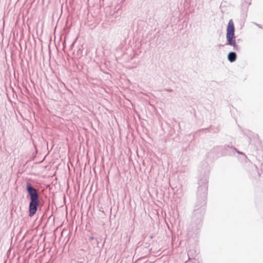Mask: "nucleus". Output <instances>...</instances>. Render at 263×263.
I'll list each match as a JSON object with an SVG mask.
<instances>
[{
	"mask_svg": "<svg viewBox=\"0 0 263 263\" xmlns=\"http://www.w3.org/2000/svg\"><path fill=\"white\" fill-rule=\"evenodd\" d=\"M256 25H257V26H258V27H260V25H258V24H256Z\"/></svg>",
	"mask_w": 263,
	"mask_h": 263,
	"instance_id": "8",
	"label": "nucleus"
},
{
	"mask_svg": "<svg viewBox=\"0 0 263 263\" xmlns=\"http://www.w3.org/2000/svg\"><path fill=\"white\" fill-rule=\"evenodd\" d=\"M208 176L204 175L199 177L197 192V201L192 216V221L199 229L202 224V217L205 210L206 200L208 194Z\"/></svg>",
	"mask_w": 263,
	"mask_h": 263,
	"instance_id": "1",
	"label": "nucleus"
},
{
	"mask_svg": "<svg viewBox=\"0 0 263 263\" xmlns=\"http://www.w3.org/2000/svg\"><path fill=\"white\" fill-rule=\"evenodd\" d=\"M228 148H231V149H233V151H236L238 154H243V153H241V152H240L239 151H237V149L234 148V147H230V146H227Z\"/></svg>",
	"mask_w": 263,
	"mask_h": 263,
	"instance_id": "6",
	"label": "nucleus"
},
{
	"mask_svg": "<svg viewBox=\"0 0 263 263\" xmlns=\"http://www.w3.org/2000/svg\"><path fill=\"white\" fill-rule=\"evenodd\" d=\"M164 91H167V92H172L173 89L171 88H165L164 89Z\"/></svg>",
	"mask_w": 263,
	"mask_h": 263,
	"instance_id": "7",
	"label": "nucleus"
},
{
	"mask_svg": "<svg viewBox=\"0 0 263 263\" xmlns=\"http://www.w3.org/2000/svg\"><path fill=\"white\" fill-rule=\"evenodd\" d=\"M26 191L28 193L27 198L29 199V216L32 217L37 210L40 203L39 195L37 190L29 182H27Z\"/></svg>",
	"mask_w": 263,
	"mask_h": 263,
	"instance_id": "2",
	"label": "nucleus"
},
{
	"mask_svg": "<svg viewBox=\"0 0 263 263\" xmlns=\"http://www.w3.org/2000/svg\"><path fill=\"white\" fill-rule=\"evenodd\" d=\"M195 251L193 250H190L187 252V255L189 257V260H191L192 258H195L194 253Z\"/></svg>",
	"mask_w": 263,
	"mask_h": 263,
	"instance_id": "5",
	"label": "nucleus"
},
{
	"mask_svg": "<svg viewBox=\"0 0 263 263\" xmlns=\"http://www.w3.org/2000/svg\"><path fill=\"white\" fill-rule=\"evenodd\" d=\"M235 38V27L233 20L231 19L229 20L227 27V43H226V45L232 46L235 51H239L240 47L236 44Z\"/></svg>",
	"mask_w": 263,
	"mask_h": 263,
	"instance_id": "3",
	"label": "nucleus"
},
{
	"mask_svg": "<svg viewBox=\"0 0 263 263\" xmlns=\"http://www.w3.org/2000/svg\"><path fill=\"white\" fill-rule=\"evenodd\" d=\"M237 54L235 52L231 51L228 54V60L231 63L234 62L237 59Z\"/></svg>",
	"mask_w": 263,
	"mask_h": 263,
	"instance_id": "4",
	"label": "nucleus"
}]
</instances>
